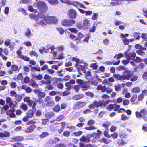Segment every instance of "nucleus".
<instances>
[{
	"label": "nucleus",
	"instance_id": "nucleus-6",
	"mask_svg": "<svg viewBox=\"0 0 147 147\" xmlns=\"http://www.w3.org/2000/svg\"><path fill=\"white\" fill-rule=\"evenodd\" d=\"M77 13L76 11L73 9H70L68 10L67 15L68 17L71 19L76 18L77 16Z\"/></svg>",
	"mask_w": 147,
	"mask_h": 147
},
{
	"label": "nucleus",
	"instance_id": "nucleus-52",
	"mask_svg": "<svg viewBox=\"0 0 147 147\" xmlns=\"http://www.w3.org/2000/svg\"><path fill=\"white\" fill-rule=\"evenodd\" d=\"M57 50L59 51H62L64 49V47L63 45H60L57 47Z\"/></svg>",
	"mask_w": 147,
	"mask_h": 147
},
{
	"label": "nucleus",
	"instance_id": "nucleus-8",
	"mask_svg": "<svg viewBox=\"0 0 147 147\" xmlns=\"http://www.w3.org/2000/svg\"><path fill=\"white\" fill-rule=\"evenodd\" d=\"M68 4L73 5L77 8L80 7L85 9L86 8V7L84 6L83 4L76 1H74L71 2L70 1L69 2H68Z\"/></svg>",
	"mask_w": 147,
	"mask_h": 147
},
{
	"label": "nucleus",
	"instance_id": "nucleus-61",
	"mask_svg": "<svg viewBox=\"0 0 147 147\" xmlns=\"http://www.w3.org/2000/svg\"><path fill=\"white\" fill-rule=\"evenodd\" d=\"M38 97L40 98H44L45 96V92H39L38 94Z\"/></svg>",
	"mask_w": 147,
	"mask_h": 147
},
{
	"label": "nucleus",
	"instance_id": "nucleus-40",
	"mask_svg": "<svg viewBox=\"0 0 147 147\" xmlns=\"http://www.w3.org/2000/svg\"><path fill=\"white\" fill-rule=\"evenodd\" d=\"M98 17V15L96 13H94L91 17V19L93 20H96Z\"/></svg>",
	"mask_w": 147,
	"mask_h": 147
},
{
	"label": "nucleus",
	"instance_id": "nucleus-62",
	"mask_svg": "<svg viewBox=\"0 0 147 147\" xmlns=\"http://www.w3.org/2000/svg\"><path fill=\"white\" fill-rule=\"evenodd\" d=\"M80 86L78 85H75L74 86V88L75 91L76 92L79 91Z\"/></svg>",
	"mask_w": 147,
	"mask_h": 147
},
{
	"label": "nucleus",
	"instance_id": "nucleus-12",
	"mask_svg": "<svg viewBox=\"0 0 147 147\" xmlns=\"http://www.w3.org/2000/svg\"><path fill=\"white\" fill-rule=\"evenodd\" d=\"M36 127V125H30L26 128H25L23 131L26 133L32 132L34 131Z\"/></svg>",
	"mask_w": 147,
	"mask_h": 147
},
{
	"label": "nucleus",
	"instance_id": "nucleus-43",
	"mask_svg": "<svg viewBox=\"0 0 147 147\" xmlns=\"http://www.w3.org/2000/svg\"><path fill=\"white\" fill-rule=\"evenodd\" d=\"M11 144L13 147H24L22 144L18 142Z\"/></svg>",
	"mask_w": 147,
	"mask_h": 147
},
{
	"label": "nucleus",
	"instance_id": "nucleus-41",
	"mask_svg": "<svg viewBox=\"0 0 147 147\" xmlns=\"http://www.w3.org/2000/svg\"><path fill=\"white\" fill-rule=\"evenodd\" d=\"M20 108L26 111L27 110L28 107L27 105L24 103L22 104L20 106Z\"/></svg>",
	"mask_w": 147,
	"mask_h": 147
},
{
	"label": "nucleus",
	"instance_id": "nucleus-48",
	"mask_svg": "<svg viewBox=\"0 0 147 147\" xmlns=\"http://www.w3.org/2000/svg\"><path fill=\"white\" fill-rule=\"evenodd\" d=\"M36 123V122L33 120H30L28 121L26 123L27 125H34Z\"/></svg>",
	"mask_w": 147,
	"mask_h": 147
},
{
	"label": "nucleus",
	"instance_id": "nucleus-45",
	"mask_svg": "<svg viewBox=\"0 0 147 147\" xmlns=\"http://www.w3.org/2000/svg\"><path fill=\"white\" fill-rule=\"evenodd\" d=\"M90 67L93 69H96L98 67L97 63H96L91 64Z\"/></svg>",
	"mask_w": 147,
	"mask_h": 147
},
{
	"label": "nucleus",
	"instance_id": "nucleus-30",
	"mask_svg": "<svg viewBox=\"0 0 147 147\" xmlns=\"http://www.w3.org/2000/svg\"><path fill=\"white\" fill-rule=\"evenodd\" d=\"M97 89L98 90H101L102 92H104L106 90V88L105 86H102V85H100L97 87Z\"/></svg>",
	"mask_w": 147,
	"mask_h": 147
},
{
	"label": "nucleus",
	"instance_id": "nucleus-35",
	"mask_svg": "<svg viewBox=\"0 0 147 147\" xmlns=\"http://www.w3.org/2000/svg\"><path fill=\"white\" fill-rule=\"evenodd\" d=\"M18 66L16 65H13L11 67V69L13 71H16L18 69Z\"/></svg>",
	"mask_w": 147,
	"mask_h": 147
},
{
	"label": "nucleus",
	"instance_id": "nucleus-47",
	"mask_svg": "<svg viewBox=\"0 0 147 147\" xmlns=\"http://www.w3.org/2000/svg\"><path fill=\"white\" fill-rule=\"evenodd\" d=\"M71 132L69 131L66 130L64 131L63 133V135L66 137H67L70 135Z\"/></svg>",
	"mask_w": 147,
	"mask_h": 147
},
{
	"label": "nucleus",
	"instance_id": "nucleus-44",
	"mask_svg": "<svg viewBox=\"0 0 147 147\" xmlns=\"http://www.w3.org/2000/svg\"><path fill=\"white\" fill-rule=\"evenodd\" d=\"M114 86L115 90L116 91H119L121 88V85L119 84H115Z\"/></svg>",
	"mask_w": 147,
	"mask_h": 147
},
{
	"label": "nucleus",
	"instance_id": "nucleus-56",
	"mask_svg": "<svg viewBox=\"0 0 147 147\" xmlns=\"http://www.w3.org/2000/svg\"><path fill=\"white\" fill-rule=\"evenodd\" d=\"M144 92H142V93L140 94L138 96V101H141L143 99L144 97V95L143 94Z\"/></svg>",
	"mask_w": 147,
	"mask_h": 147
},
{
	"label": "nucleus",
	"instance_id": "nucleus-31",
	"mask_svg": "<svg viewBox=\"0 0 147 147\" xmlns=\"http://www.w3.org/2000/svg\"><path fill=\"white\" fill-rule=\"evenodd\" d=\"M47 1L50 4L52 5H57L58 3V0H47Z\"/></svg>",
	"mask_w": 147,
	"mask_h": 147
},
{
	"label": "nucleus",
	"instance_id": "nucleus-39",
	"mask_svg": "<svg viewBox=\"0 0 147 147\" xmlns=\"http://www.w3.org/2000/svg\"><path fill=\"white\" fill-rule=\"evenodd\" d=\"M64 116L63 114H61L59 115L55 119V120L57 121H59L62 120L64 118Z\"/></svg>",
	"mask_w": 147,
	"mask_h": 147
},
{
	"label": "nucleus",
	"instance_id": "nucleus-50",
	"mask_svg": "<svg viewBox=\"0 0 147 147\" xmlns=\"http://www.w3.org/2000/svg\"><path fill=\"white\" fill-rule=\"evenodd\" d=\"M16 99L18 102H20L22 99V96L21 95H16L15 97Z\"/></svg>",
	"mask_w": 147,
	"mask_h": 147
},
{
	"label": "nucleus",
	"instance_id": "nucleus-28",
	"mask_svg": "<svg viewBox=\"0 0 147 147\" xmlns=\"http://www.w3.org/2000/svg\"><path fill=\"white\" fill-rule=\"evenodd\" d=\"M20 88L24 90L26 92H31L32 90L30 87L27 86L26 87L25 85H24L22 86V87H20Z\"/></svg>",
	"mask_w": 147,
	"mask_h": 147
},
{
	"label": "nucleus",
	"instance_id": "nucleus-17",
	"mask_svg": "<svg viewBox=\"0 0 147 147\" xmlns=\"http://www.w3.org/2000/svg\"><path fill=\"white\" fill-rule=\"evenodd\" d=\"M80 88L82 91H86L89 89V86L85 82H84L81 85Z\"/></svg>",
	"mask_w": 147,
	"mask_h": 147
},
{
	"label": "nucleus",
	"instance_id": "nucleus-24",
	"mask_svg": "<svg viewBox=\"0 0 147 147\" xmlns=\"http://www.w3.org/2000/svg\"><path fill=\"white\" fill-rule=\"evenodd\" d=\"M137 95L136 94H134L131 98V101L133 103L137 104L138 103V101H137Z\"/></svg>",
	"mask_w": 147,
	"mask_h": 147
},
{
	"label": "nucleus",
	"instance_id": "nucleus-59",
	"mask_svg": "<svg viewBox=\"0 0 147 147\" xmlns=\"http://www.w3.org/2000/svg\"><path fill=\"white\" fill-rule=\"evenodd\" d=\"M132 60L136 63H139L141 61V59L139 57H136L135 59V58H134Z\"/></svg>",
	"mask_w": 147,
	"mask_h": 147
},
{
	"label": "nucleus",
	"instance_id": "nucleus-27",
	"mask_svg": "<svg viewBox=\"0 0 147 147\" xmlns=\"http://www.w3.org/2000/svg\"><path fill=\"white\" fill-rule=\"evenodd\" d=\"M100 141L101 142L104 143L105 144H108L111 141V140L105 138H102L100 140Z\"/></svg>",
	"mask_w": 147,
	"mask_h": 147
},
{
	"label": "nucleus",
	"instance_id": "nucleus-49",
	"mask_svg": "<svg viewBox=\"0 0 147 147\" xmlns=\"http://www.w3.org/2000/svg\"><path fill=\"white\" fill-rule=\"evenodd\" d=\"M29 54L31 56H34L36 57H38V56L36 52L34 51H32L30 52Z\"/></svg>",
	"mask_w": 147,
	"mask_h": 147
},
{
	"label": "nucleus",
	"instance_id": "nucleus-58",
	"mask_svg": "<svg viewBox=\"0 0 147 147\" xmlns=\"http://www.w3.org/2000/svg\"><path fill=\"white\" fill-rule=\"evenodd\" d=\"M136 51L138 54L141 56H143L145 55V53L142 51L141 50H137Z\"/></svg>",
	"mask_w": 147,
	"mask_h": 147
},
{
	"label": "nucleus",
	"instance_id": "nucleus-11",
	"mask_svg": "<svg viewBox=\"0 0 147 147\" xmlns=\"http://www.w3.org/2000/svg\"><path fill=\"white\" fill-rule=\"evenodd\" d=\"M84 29H88L90 26L91 23L90 20L87 18L84 19L83 21V24Z\"/></svg>",
	"mask_w": 147,
	"mask_h": 147
},
{
	"label": "nucleus",
	"instance_id": "nucleus-7",
	"mask_svg": "<svg viewBox=\"0 0 147 147\" xmlns=\"http://www.w3.org/2000/svg\"><path fill=\"white\" fill-rule=\"evenodd\" d=\"M75 23L76 21L74 20L65 19L62 21V24L64 26H72Z\"/></svg>",
	"mask_w": 147,
	"mask_h": 147
},
{
	"label": "nucleus",
	"instance_id": "nucleus-63",
	"mask_svg": "<svg viewBox=\"0 0 147 147\" xmlns=\"http://www.w3.org/2000/svg\"><path fill=\"white\" fill-rule=\"evenodd\" d=\"M141 37L144 40L147 41V34L143 33L142 34Z\"/></svg>",
	"mask_w": 147,
	"mask_h": 147
},
{
	"label": "nucleus",
	"instance_id": "nucleus-36",
	"mask_svg": "<svg viewBox=\"0 0 147 147\" xmlns=\"http://www.w3.org/2000/svg\"><path fill=\"white\" fill-rule=\"evenodd\" d=\"M47 50L51 49V51H53L55 49V47L53 45H51L50 44L47 45L46 47Z\"/></svg>",
	"mask_w": 147,
	"mask_h": 147
},
{
	"label": "nucleus",
	"instance_id": "nucleus-13",
	"mask_svg": "<svg viewBox=\"0 0 147 147\" xmlns=\"http://www.w3.org/2000/svg\"><path fill=\"white\" fill-rule=\"evenodd\" d=\"M24 140L23 136H18L13 137L12 139L13 142H20L23 141Z\"/></svg>",
	"mask_w": 147,
	"mask_h": 147
},
{
	"label": "nucleus",
	"instance_id": "nucleus-55",
	"mask_svg": "<svg viewBox=\"0 0 147 147\" xmlns=\"http://www.w3.org/2000/svg\"><path fill=\"white\" fill-rule=\"evenodd\" d=\"M83 132L81 131L78 132H74V134L75 136L78 137L80 136L82 134Z\"/></svg>",
	"mask_w": 147,
	"mask_h": 147
},
{
	"label": "nucleus",
	"instance_id": "nucleus-21",
	"mask_svg": "<svg viewBox=\"0 0 147 147\" xmlns=\"http://www.w3.org/2000/svg\"><path fill=\"white\" fill-rule=\"evenodd\" d=\"M126 74L123 75L125 79L129 80L130 78L132 77L133 73L129 71H127L126 72Z\"/></svg>",
	"mask_w": 147,
	"mask_h": 147
},
{
	"label": "nucleus",
	"instance_id": "nucleus-22",
	"mask_svg": "<svg viewBox=\"0 0 147 147\" xmlns=\"http://www.w3.org/2000/svg\"><path fill=\"white\" fill-rule=\"evenodd\" d=\"M52 110L55 113L59 112L61 110L60 106L59 104H56L53 107Z\"/></svg>",
	"mask_w": 147,
	"mask_h": 147
},
{
	"label": "nucleus",
	"instance_id": "nucleus-10",
	"mask_svg": "<svg viewBox=\"0 0 147 147\" xmlns=\"http://www.w3.org/2000/svg\"><path fill=\"white\" fill-rule=\"evenodd\" d=\"M81 63L84 65H78V71L79 72V70H80L82 71L84 73H86V67L88 65V64L86 62H82Z\"/></svg>",
	"mask_w": 147,
	"mask_h": 147
},
{
	"label": "nucleus",
	"instance_id": "nucleus-16",
	"mask_svg": "<svg viewBox=\"0 0 147 147\" xmlns=\"http://www.w3.org/2000/svg\"><path fill=\"white\" fill-rule=\"evenodd\" d=\"M78 10L82 14H85L86 16H90L92 13V12L90 10L84 11L81 9L78 8Z\"/></svg>",
	"mask_w": 147,
	"mask_h": 147
},
{
	"label": "nucleus",
	"instance_id": "nucleus-64",
	"mask_svg": "<svg viewBox=\"0 0 147 147\" xmlns=\"http://www.w3.org/2000/svg\"><path fill=\"white\" fill-rule=\"evenodd\" d=\"M79 147H87L88 146V144H85L80 142L79 143Z\"/></svg>",
	"mask_w": 147,
	"mask_h": 147
},
{
	"label": "nucleus",
	"instance_id": "nucleus-34",
	"mask_svg": "<svg viewBox=\"0 0 147 147\" xmlns=\"http://www.w3.org/2000/svg\"><path fill=\"white\" fill-rule=\"evenodd\" d=\"M54 115H55V113L52 112H48L45 114L46 117L48 118H51Z\"/></svg>",
	"mask_w": 147,
	"mask_h": 147
},
{
	"label": "nucleus",
	"instance_id": "nucleus-15",
	"mask_svg": "<svg viewBox=\"0 0 147 147\" xmlns=\"http://www.w3.org/2000/svg\"><path fill=\"white\" fill-rule=\"evenodd\" d=\"M15 111V110L14 109H9L7 111L6 114L8 115H9L11 117L14 118L16 116V115L14 113Z\"/></svg>",
	"mask_w": 147,
	"mask_h": 147
},
{
	"label": "nucleus",
	"instance_id": "nucleus-18",
	"mask_svg": "<svg viewBox=\"0 0 147 147\" xmlns=\"http://www.w3.org/2000/svg\"><path fill=\"white\" fill-rule=\"evenodd\" d=\"M24 34L26 37L29 38L32 37L33 35V34L31 32V30L29 28H28L26 30Z\"/></svg>",
	"mask_w": 147,
	"mask_h": 147
},
{
	"label": "nucleus",
	"instance_id": "nucleus-20",
	"mask_svg": "<svg viewBox=\"0 0 147 147\" xmlns=\"http://www.w3.org/2000/svg\"><path fill=\"white\" fill-rule=\"evenodd\" d=\"M10 133L6 131L0 132V137L1 138L9 137L10 136Z\"/></svg>",
	"mask_w": 147,
	"mask_h": 147
},
{
	"label": "nucleus",
	"instance_id": "nucleus-60",
	"mask_svg": "<svg viewBox=\"0 0 147 147\" xmlns=\"http://www.w3.org/2000/svg\"><path fill=\"white\" fill-rule=\"evenodd\" d=\"M68 30L71 32L75 33H77L78 31L76 28H69Z\"/></svg>",
	"mask_w": 147,
	"mask_h": 147
},
{
	"label": "nucleus",
	"instance_id": "nucleus-19",
	"mask_svg": "<svg viewBox=\"0 0 147 147\" xmlns=\"http://www.w3.org/2000/svg\"><path fill=\"white\" fill-rule=\"evenodd\" d=\"M80 140L83 142L89 143L90 142V140L89 137H86L84 135L82 136L80 139Z\"/></svg>",
	"mask_w": 147,
	"mask_h": 147
},
{
	"label": "nucleus",
	"instance_id": "nucleus-4",
	"mask_svg": "<svg viewBox=\"0 0 147 147\" xmlns=\"http://www.w3.org/2000/svg\"><path fill=\"white\" fill-rule=\"evenodd\" d=\"M37 7L39 10L45 13L48 10V6L46 3L43 1L37 2Z\"/></svg>",
	"mask_w": 147,
	"mask_h": 147
},
{
	"label": "nucleus",
	"instance_id": "nucleus-2",
	"mask_svg": "<svg viewBox=\"0 0 147 147\" xmlns=\"http://www.w3.org/2000/svg\"><path fill=\"white\" fill-rule=\"evenodd\" d=\"M110 100L107 101L99 100L98 101H94L92 104H90L88 106V108L91 109H93L95 107L98 108L100 107H105L110 102Z\"/></svg>",
	"mask_w": 147,
	"mask_h": 147
},
{
	"label": "nucleus",
	"instance_id": "nucleus-53",
	"mask_svg": "<svg viewBox=\"0 0 147 147\" xmlns=\"http://www.w3.org/2000/svg\"><path fill=\"white\" fill-rule=\"evenodd\" d=\"M117 69L120 71H125L126 68L124 66L120 65L117 67Z\"/></svg>",
	"mask_w": 147,
	"mask_h": 147
},
{
	"label": "nucleus",
	"instance_id": "nucleus-14",
	"mask_svg": "<svg viewBox=\"0 0 147 147\" xmlns=\"http://www.w3.org/2000/svg\"><path fill=\"white\" fill-rule=\"evenodd\" d=\"M61 126L59 125L57 126L58 129L57 130V131L59 134L61 133L63 130L66 126V123L65 122H62L61 123Z\"/></svg>",
	"mask_w": 147,
	"mask_h": 147
},
{
	"label": "nucleus",
	"instance_id": "nucleus-42",
	"mask_svg": "<svg viewBox=\"0 0 147 147\" xmlns=\"http://www.w3.org/2000/svg\"><path fill=\"white\" fill-rule=\"evenodd\" d=\"M20 58L22 59L23 60L26 61H28L30 60V58L26 56L23 55H20Z\"/></svg>",
	"mask_w": 147,
	"mask_h": 147
},
{
	"label": "nucleus",
	"instance_id": "nucleus-46",
	"mask_svg": "<svg viewBox=\"0 0 147 147\" xmlns=\"http://www.w3.org/2000/svg\"><path fill=\"white\" fill-rule=\"evenodd\" d=\"M108 129H105L103 132L104 136L108 138H111V136L108 134Z\"/></svg>",
	"mask_w": 147,
	"mask_h": 147
},
{
	"label": "nucleus",
	"instance_id": "nucleus-25",
	"mask_svg": "<svg viewBox=\"0 0 147 147\" xmlns=\"http://www.w3.org/2000/svg\"><path fill=\"white\" fill-rule=\"evenodd\" d=\"M110 122L107 121L105 122L102 125V126L105 128V129H109L108 127L111 125Z\"/></svg>",
	"mask_w": 147,
	"mask_h": 147
},
{
	"label": "nucleus",
	"instance_id": "nucleus-29",
	"mask_svg": "<svg viewBox=\"0 0 147 147\" xmlns=\"http://www.w3.org/2000/svg\"><path fill=\"white\" fill-rule=\"evenodd\" d=\"M113 77L116 78L117 79L119 80H125L123 75H120L119 74H114L113 75Z\"/></svg>",
	"mask_w": 147,
	"mask_h": 147
},
{
	"label": "nucleus",
	"instance_id": "nucleus-26",
	"mask_svg": "<svg viewBox=\"0 0 147 147\" xmlns=\"http://www.w3.org/2000/svg\"><path fill=\"white\" fill-rule=\"evenodd\" d=\"M116 143L119 146H124L125 144L124 140L122 139H117L116 141Z\"/></svg>",
	"mask_w": 147,
	"mask_h": 147
},
{
	"label": "nucleus",
	"instance_id": "nucleus-5",
	"mask_svg": "<svg viewBox=\"0 0 147 147\" xmlns=\"http://www.w3.org/2000/svg\"><path fill=\"white\" fill-rule=\"evenodd\" d=\"M124 54L127 59L130 60H133L136 55L135 52L133 51L130 52H129V51H125Z\"/></svg>",
	"mask_w": 147,
	"mask_h": 147
},
{
	"label": "nucleus",
	"instance_id": "nucleus-38",
	"mask_svg": "<svg viewBox=\"0 0 147 147\" xmlns=\"http://www.w3.org/2000/svg\"><path fill=\"white\" fill-rule=\"evenodd\" d=\"M85 129L87 130H91L97 129V127L94 126H90L89 127H85Z\"/></svg>",
	"mask_w": 147,
	"mask_h": 147
},
{
	"label": "nucleus",
	"instance_id": "nucleus-54",
	"mask_svg": "<svg viewBox=\"0 0 147 147\" xmlns=\"http://www.w3.org/2000/svg\"><path fill=\"white\" fill-rule=\"evenodd\" d=\"M95 121L93 119L89 120L87 122V125L88 126H92V125L94 124Z\"/></svg>",
	"mask_w": 147,
	"mask_h": 147
},
{
	"label": "nucleus",
	"instance_id": "nucleus-51",
	"mask_svg": "<svg viewBox=\"0 0 147 147\" xmlns=\"http://www.w3.org/2000/svg\"><path fill=\"white\" fill-rule=\"evenodd\" d=\"M56 29L59 32L61 35H62L64 33V30L62 28L58 27L56 28Z\"/></svg>",
	"mask_w": 147,
	"mask_h": 147
},
{
	"label": "nucleus",
	"instance_id": "nucleus-33",
	"mask_svg": "<svg viewBox=\"0 0 147 147\" xmlns=\"http://www.w3.org/2000/svg\"><path fill=\"white\" fill-rule=\"evenodd\" d=\"M27 115L29 118H31L34 115V113L33 110L30 109L29 110L27 113Z\"/></svg>",
	"mask_w": 147,
	"mask_h": 147
},
{
	"label": "nucleus",
	"instance_id": "nucleus-32",
	"mask_svg": "<svg viewBox=\"0 0 147 147\" xmlns=\"http://www.w3.org/2000/svg\"><path fill=\"white\" fill-rule=\"evenodd\" d=\"M115 104H109L106 107V109L110 111H112L114 109Z\"/></svg>",
	"mask_w": 147,
	"mask_h": 147
},
{
	"label": "nucleus",
	"instance_id": "nucleus-37",
	"mask_svg": "<svg viewBox=\"0 0 147 147\" xmlns=\"http://www.w3.org/2000/svg\"><path fill=\"white\" fill-rule=\"evenodd\" d=\"M49 135V133L47 132H44L42 133L40 135V138H44L47 137Z\"/></svg>",
	"mask_w": 147,
	"mask_h": 147
},
{
	"label": "nucleus",
	"instance_id": "nucleus-3",
	"mask_svg": "<svg viewBox=\"0 0 147 147\" xmlns=\"http://www.w3.org/2000/svg\"><path fill=\"white\" fill-rule=\"evenodd\" d=\"M136 117L138 118L142 117L145 121H147V109L146 108H143L141 110L140 112L138 111L135 112Z\"/></svg>",
	"mask_w": 147,
	"mask_h": 147
},
{
	"label": "nucleus",
	"instance_id": "nucleus-9",
	"mask_svg": "<svg viewBox=\"0 0 147 147\" xmlns=\"http://www.w3.org/2000/svg\"><path fill=\"white\" fill-rule=\"evenodd\" d=\"M85 102L78 101L75 104L74 109H80L84 106L86 105Z\"/></svg>",
	"mask_w": 147,
	"mask_h": 147
},
{
	"label": "nucleus",
	"instance_id": "nucleus-23",
	"mask_svg": "<svg viewBox=\"0 0 147 147\" xmlns=\"http://www.w3.org/2000/svg\"><path fill=\"white\" fill-rule=\"evenodd\" d=\"M84 96V95L82 94H80L74 96L72 99L74 100H78L83 98Z\"/></svg>",
	"mask_w": 147,
	"mask_h": 147
},
{
	"label": "nucleus",
	"instance_id": "nucleus-57",
	"mask_svg": "<svg viewBox=\"0 0 147 147\" xmlns=\"http://www.w3.org/2000/svg\"><path fill=\"white\" fill-rule=\"evenodd\" d=\"M118 135V134L117 132H114L111 134V136L114 139H116L117 138Z\"/></svg>",
	"mask_w": 147,
	"mask_h": 147
},
{
	"label": "nucleus",
	"instance_id": "nucleus-1",
	"mask_svg": "<svg viewBox=\"0 0 147 147\" xmlns=\"http://www.w3.org/2000/svg\"><path fill=\"white\" fill-rule=\"evenodd\" d=\"M29 16L31 19L34 20L37 24L43 27L45 26V23L49 24H56L58 21L57 18L56 17L45 16L42 13H38V14H30Z\"/></svg>",
	"mask_w": 147,
	"mask_h": 147
}]
</instances>
